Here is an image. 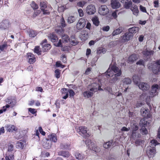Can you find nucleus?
Here are the masks:
<instances>
[{"mask_svg":"<svg viewBox=\"0 0 160 160\" xmlns=\"http://www.w3.org/2000/svg\"><path fill=\"white\" fill-rule=\"evenodd\" d=\"M148 110L144 108L141 109V113L142 116L144 117H146L148 116Z\"/></svg>","mask_w":160,"mask_h":160,"instance_id":"obj_37","label":"nucleus"},{"mask_svg":"<svg viewBox=\"0 0 160 160\" xmlns=\"http://www.w3.org/2000/svg\"><path fill=\"white\" fill-rule=\"evenodd\" d=\"M48 37L51 41L52 42H55L58 40L57 36L54 33L49 34Z\"/></svg>","mask_w":160,"mask_h":160,"instance_id":"obj_25","label":"nucleus"},{"mask_svg":"<svg viewBox=\"0 0 160 160\" xmlns=\"http://www.w3.org/2000/svg\"><path fill=\"white\" fill-rule=\"evenodd\" d=\"M139 30V28L138 27H134L129 28V32L131 33L132 34L138 32Z\"/></svg>","mask_w":160,"mask_h":160,"instance_id":"obj_27","label":"nucleus"},{"mask_svg":"<svg viewBox=\"0 0 160 160\" xmlns=\"http://www.w3.org/2000/svg\"><path fill=\"white\" fill-rule=\"evenodd\" d=\"M61 92L63 95L64 94L62 98L64 99H67L68 96V92L69 93V96L71 97H73L75 95V93L72 89L68 90L66 88H63L61 90Z\"/></svg>","mask_w":160,"mask_h":160,"instance_id":"obj_4","label":"nucleus"},{"mask_svg":"<svg viewBox=\"0 0 160 160\" xmlns=\"http://www.w3.org/2000/svg\"><path fill=\"white\" fill-rule=\"evenodd\" d=\"M86 11L88 14L92 15L93 14L96 12V9L95 6L92 4L88 6L86 9Z\"/></svg>","mask_w":160,"mask_h":160,"instance_id":"obj_13","label":"nucleus"},{"mask_svg":"<svg viewBox=\"0 0 160 160\" xmlns=\"http://www.w3.org/2000/svg\"><path fill=\"white\" fill-rule=\"evenodd\" d=\"M60 148L62 149L70 150L71 149V144L69 143H63L60 144Z\"/></svg>","mask_w":160,"mask_h":160,"instance_id":"obj_19","label":"nucleus"},{"mask_svg":"<svg viewBox=\"0 0 160 160\" xmlns=\"http://www.w3.org/2000/svg\"><path fill=\"white\" fill-rule=\"evenodd\" d=\"M42 45V50L45 52L50 49L51 48V45L49 44H46Z\"/></svg>","mask_w":160,"mask_h":160,"instance_id":"obj_35","label":"nucleus"},{"mask_svg":"<svg viewBox=\"0 0 160 160\" xmlns=\"http://www.w3.org/2000/svg\"><path fill=\"white\" fill-rule=\"evenodd\" d=\"M118 10H116L114 12H112V16L114 18H116L117 17V12L118 11Z\"/></svg>","mask_w":160,"mask_h":160,"instance_id":"obj_62","label":"nucleus"},{"mask_svg":"<svg viewBox=\"0 0 160 160\" xmlns=\"http://www.w3.org/2000/svg\"><path fill=\"white\" fill-rule=\"evenodd\" d=\"M58 155L64 158H68L70 156L69 152L67 151L60 150L58 152Z\"/></svg>","mask_w":160,"mask_h":160,"instance_id":"obj_18","label":"nucleus"},{"mask_svg":"<svg viewBox=\"0 0 160 160\" xmlns=\"http://www.w3.org/2000/svg\"><path fill=\"white\" fill-rule=\"evenodd\" d=\"M10 106L8 105H6V106H3L2 108L0 110V114L2 113L3 112H5L6 111L7 108H9Z\"/></svg>","mask_w":160,"mask_h":160,"instance_id":"obj_45","label":"nucleus"},{"mask_svg":"<svg viewBox=\"0 0 160 160\" xmlns=\"http://www.w3.org/2000/svg\"><path fill=\"white\" fill-rule=\"evenodd\" d=\"M137 55L135 54H132L130 55L128 58V61L129 62H133L138 59Z\"/></svg>","mask_w":160,"mask_h":160,"instance_id":"obj_24","label":"nucleus"},{"mask_svg":"<svg viewBox=\"0 0 160 160\" xmlns=\"http://www.w3.org/2000/svg\"><path fill=\"white\" fill-rule=\"evenodd\" d=\"M141 130L143 134H146L148 133L147 130L144 127H142Z\"/></svg>","mask_w":160,"mask_h":160,"instance_id":"obj_53","label":"nucleus"},{"mask_svg":"<svg viewBox=\"0 0 160 160\" xmlns=\"http://www.w3.org/2000/svg\"><path fill=\"white\" fill-rule=\"evenodd\" d=\"M76 18L74 16H70L68 18V22L69 23H73L76 20Z\"/></svg>","mask_w":160,"mask_h":160,"instance_id":"obj_40","label":"nucleus"},{"mask_svg":"<svg viewBox=\"0 0 160 160\" xmlns=\"http://www.w3.org/2000/svg\"><path fill=\"white\" fill-rule=\"evenodd\" d=\"M10 26V23L8 20H5L0 23V29L4 30L8 29Z\"/></svg>","mask_w":160,"mask_h":160,"instance_id":"obj_11","label":"nucleus"},{"mask_svg":"<svg viewBox=\"0 0 160 160\" xmlns=\"http://www.w3.org/2000/svg\"><path fill=\"white\" fill-rule=\"evenodd\" d=\"M78 11L79 14V15L80 17H82L83 16V12L82 9H79L78 10Z\"/></svg>","mask_w":160,"mask_h":160,"instance_id":"obj_61","label":"nucleus"},{"mask_svg":"<svg viewBox=\"0 0 160 160\" xmlns=\"http://www.w3.org/2000/svg\"><path fill=\"white\" fill-rule=\"evenodd\" d=\"M55 31L58 34L61 35V36L62 34H64V30L62 28H60L58 29H56Z\"/></svg>","mask_w":160,"mask_h":160,"instance_id":"obj_41","label":"nucleus"},{"mask_svg":"<svg viewBox=\"0 0 160 160\" xmlns=\"http://www.w3.org/2000/svg\"><path fill=\"white\" fill-rule=\"evenodd\" d=\"M28 32L29 37L32 38L35 37L37 34V32L33 30H30Z\"/></svg>","mask_w":160,"mask_h":160,"instance_id":"obj_32","label":"nucleus"},{"mask_svg":"<svg viewBox=\"0 0 160 160\" xmlns=\"http://www.w3.org/2000/svg\"><path fill=\"white\" fill-rule=\"evenodd\" d=\"M55 77L57 78H58L60 77V71L58 69H57L55 71Z\"/></svg>","mask_w":160,"mask_h":160,"instance_id":"obj_47","label":"nucleus"},{"mask_svg":"<svg viewBox=\"0 0 160 160\" xmlns=\"http://www.w3.org/2000/svg\"><path fill=\"white\" fill-rule=\"evenodd\" d=\"M133 36V34L128 32L124 33L122 36L120 38V39L122 42H125L130 40Z\"/></svg>","mask_w":160,"mask_h":160,"instance_id":"obj_7","label":"nucleus"},{"mask_svg":"<svg viewBox=\"0 0 160 160\" xmlns=\"http://www.w3.org/2000/svg\"><path fill=\"white\" fill-rule=\"evenodd\" d=\"M143 105V103L142 102H138L135 105L136 108H139Z\"/></svg>","mask_w":160,"mask_h":160,"instance_id":"obj_54","label":"nucleus"},{"mask_svg":"<svg viewBox=\"0 0 160 160\" xmlns=\"http://www.w3.org/2000/svg\"><path fill=\"white\" fill-rule=\"evenodd\" d=\"M25 142L22 140H20L16 143V146L17 148L22 149L24 147Z\"/></svg>","mask_w":160,"mask_h":160,"instance_id":"obj_31","label":"nucleus"},{"mask_svg":"<svg viewBox=\"0 0 160 160\" xmlns=\"http://www.w3.org/2000/svg\"><path fill=\"white\" fill-rule=\"evenodd\" d=\"M85 2H79L77 3V5L80 7H82L85 4Z\"/></svg>","mask_w":160,"mask_h":160,"instance_id":"obj_58","label":"nucleus"},{"mask_svg":"<svg viewBox=\"0 0 160 160\" xmlns=\"http://www.w3.org/2000/svg\"><path fill=\"white\" fill-rule=\"evenodd\" d=\"M34 52L35 53H37L38 55L41 54L40 48L39 46H36L34 49Z\"/></svg>","mask_w":160,"mask_h":160,"instance_id":"obj_44","label":"nucleus"},{"mask_svg":"<svg viewBox=\"0 0 160 160\" xmlns=\"http://www.w3.org/2000/svg\"><path fill=\"white\" fill-rule=\"evenodd\" d=\"M48 7L49 8V10H52V8L51 7L49 6H48V7H47L46 5V2H40V8L41 10H43L45 8H48Z\"/></svg>","mask_w":160,"mask_h":160,"instance_id":"obj_30","label":"nucleus"},{"mask_svg":"<svg viewBox=\"0 0 160 160\" xmlns=\"http://www.w3.org/2000/svg\"><path fill=\"white\" fill-rule=\"evenodd\" d=\"M7 130L9 132H12L13 131H16L17 129L16 128L15 126L12 125H7L6 127Z\"/></svg>","mask_w":160,"mask_h":160,"instance_id":"obj_26","label":"nucleus"},{"mask_svg":"<svg viewBox=\"0 0 160 160\" xmlns=\"http://www.w3.org/2000/svg\"><path fill=\"white\" fill-rule=\"evenodd\" d=\"M143 54L146 57H149V55H150V51L148 50H145L143 52Z\"/></svg>","mask_w":160,"mask_h":160,"instance_id":"obj_51","label":"nucleus"},{"mask_svg":"<svg viewBox=\"0 0 160 160\" xmlns=\"http://www.w3.org/2000/svg\"><path fill=\"white\" fill-rule=\"evenodd\" d=\"M7 102L8 103V104L7 105L10 106V107H12L14 105L15 103V102H13L11 99H8V101H7Z\"/></svg>","mask_w":160,"mask_h":160,"instance_id":"obj_43","label":"nucleus"},{"mask_svg":"<svg viewBox=\"0 0 160 160\" xmlns=\"http://www.w3.org/2000/svg\"><path fill=\"white\" fill-rule=\"evenodd\" d=\"M38 130L43 135H45V132L43 131V129L41 127H40L38 128Z\"/></svg>","mask_w":160,"mask_h":160,"instance_id":"obj_59","label":"nucleus"},{"mask_svg":"<svg viewBox=\"0 0 160 160\" xmlns=\"http://www.w3.org/2000/svg\"><path fill=\"white\" fill-rule=\"evenodd\" d=\"M86 20L83 18H81L78 21L77 24V28L78 30L83 28L86 24Z\"/></svg>","mask_w":160,"mask_h":160,"instance_id":"obj_10","label":"nucleus"},{"mask_svg":"<svg viewBox=\"0 0 160 160\" xmlns=\"http://www.w3.org/2000/svg\"><path fill=\"white\" fill-rule=\"evenodd\" d=\"M86 145H89V144L91 145L89 146L88 148L90 150L94 151V152H98L100 151V149L99 147H97L94 144L93 142H92L91 140L87 139L85 141Z\"/></svg>","mask_w":160,"mask_h":160,"instance_id":"obj_6","label":"nucleus"},{"mask_svg":"<svg viewBox=\"0 0 160 160\" xmlns=\"http://www.w3.org/2000/svg\"><path fill=\"white\" fill-rule=\"evenodd\" d=\"M52 145L51 142L49 140L47 139V141L44 142L43 144V146L44 148L46 149H50Z\"/></svg>","mask_w":160,"mask_h":160,"instance_id":"obj_21","label":"nucleus"},{"mask_svg":"<svg viewBox=\"0 0 160 160\" xmlns=\"http://www.w3.org/2000/svg\"><path fill=\"white\" fill-rule=\"evenodd\" d=\"M160 88V87H159V86L157 84L152 85L151 90V97H153L158 94L157 90Z\"/></svg>","mask_w":160,"mask_h":160,"instance_id":"obj_8","label":"nucleus"},{"mask_svg":"<svg viewBox=\"0 0 160 160\" xmlns=\"http://www.w3.org/2000/svg\"><path fill=\"white\" fill-rule=\"evenodd\" d=\"M92 21L93 24L96 26H98L99 25V22L98 19L97 17H94L92 19Z\"/></svg>","mask_w":160,"mask_h":160,"instance_id":"obj_38","label":"nucleus"},{"mask_svg":"<svg viewBox=\"0 0 160 160\" xmlns=\"http://www.w3.org/2000/svg\"><path fill=\"white\" fill-rule=\"evenodd\" d=\"M1 160H14V155L11 154L9 155H7L5 157V159L2 158Z\"/></svg>","mask_w":160,"mask_h":160,"instance_id":"obj_36","label":"nucleus"},{"mask_svg":"<svg viewBox=\"0 0 160 160\" xmlns=\"http://www.w3.org/2000/svg\"><path fill=\"white\" fill-rule=\"evenodd\" d=\"M160 143L158 142L156 139H152L151 141V157H153L156 152L155 147L157 145H159Z\"/></svg>","mask_w":160,"mask_h":160,"instance_id":"obj_5","label":"nucleus"},{"mask_svg":"<svg viewBox=\"0 0 160 160\" xmlns=\"http://www.w3.org/2000/svg\"><path fill=\"white\" fill-rule=\"evenodd\" d=\"M133 82L137 85L139 84L138 82L140 80V77L139 76L134 75L132 77Z\"/></svg>","mask_w":160,"mask_h":160,"instance_id":"obj_23","label":"nucleus"},{"mask_svg":"<svg viewBox=\"0 0 160 160\" xmlns=\"http://www.w3.org/2000/svg\"><path fill=\"white\" fill-rule=\"evenodd\" d=\"M60 24L62 27H65L66 26V24L64 18L62 17L60 20Z\"/></svg>","mask_w":160,"mask_h":160,"instance_id":"obj_48","label":"nucleus"},{"mask_svg":"<svg viewBox=\"0 0 160 160\" xmlns=\"http://www.w3.org/2000/svg\"><path fill=\"white\" fill-rule=\"evenodd\" d=\"M13 146L12 145L10 144L9 145L8 147V151L10 152L13 150Z\"/></svg>","mask_w":160,"mask_h":160,"instance_id":"obj_60","label":"nucleus"},{"mask_svg":"<svg viewBox=\"0 0 160 160\" xmlns=\"http://www.w3.org/2000/svg\"><path fill=\"white\" fill-rule=\"evenodd\" d=\"M112 141H110L104 143L103 144V147L105 148H108L110 147L112 145Z\"/></svg>","mask_w":160,"mask_h":160,"instance_id":"obj_39","label":"nucleus"},{"mask_svg":"<svg viewBox=\"0 0 160 160\" xmlns=\"http://www.w3.org/2000/svg\"><path fill=\"white\" fill-rule=\"evenodd\" d=\"M137 64L140 65H143L144 64V61L141 59L136 63Z\"/></svg>","mask_w":160,"mask_h":160,"instance_id":"obj_63","label":"nucleus"},{"mask_svg":"<svg viewBox=\"0 0 160 160\" xmlns=\"http://www.w3.org/2000/svg\"><path fill=\"white\" fill-rule=\"evenodd\" d=\"M98 12L100 14L104 16L109 12V10L106 5H101L99 7Z\"/></svg>","mask_w":160,"mask_h":160,"instance_id":"obj_9","label":"nucleus"},{"mask_svg":"<svg viewBox=\"0 0 160 160\" xmlns=\"http://www.w3.org/2000/svg\"><path fill=\"white\" fill-rule=\"evenodd\" d=\"M48 138L47 139L50 141L56 142H57V136L55 134L52 133L48 136Z\"/></svg>","mask_w":160,"mask_h":160,"instance_id":"obj_20","label":"nucleus"},{"mask_svg":"<svg viewBox=\"0 0 160 160\" xmlns=\"http://www.w3.org/2000/svg\"><path fill=\"white\" fill-rule=\"evenodd\" d=\"M133 14L137 16L139 12L138 7L135 5H133L130 8Z\"/></svg>","mask_w":160,"mask_h":160,"instance_id":"obj_22","label":"nucleus"},{"mask_svg":"<svg viewBox=\"0 0 160 160\" xmlns=\"http://www.w3.org/2000/svg\"><path fill=\"white\" fill-rule=\"evenodd\" d=\"M138 126L135 124H133L132 126V131H136L138 129Z\"/></svg>","mask_w":160,"mask_h":160,"instance_id":"obj_57","label":"nucleus"},{"mask_svg":"<svg viewBox=\"0 0 160 160\" xmlns=\"http://www.w3.org/2000/svg\"><path fill=\"white\" fill-rule=\"evenodd\" d=\"M106 52V49L103 48L102 49H99L97 51L98 53H105Z\"/></svg>","mask_w":160,"mask_h":160,"instance_id":"obj_52","label":"nucleus"},{"mask_svg":"<svg viewBox=\"0 0 160 160\" xmlns=\"http://www.w3.org/2000/svg\"><path fill=\"white\" fill-rule=\"evenodd\" d=\"M74 156L78 160H82L85 158L84 154L78 151H77L75 153Z\"/></svg>","mask_w":160,"mask_h":160,"instance_id":"obj_15","label":"nucleus"},{"mask_svg":"<svg viewBox=\"0 0 160 160\" xmlns=\"http://www.w3.org/2000/svg\"><path fill=\"white\" fill-rule=\"evenodd\" d=\"M123 85H128L131 84L132 80L130 78H124L122 80Z\"/></svg>","mask_w":160,"mask_h":160,"instance_id":"obj_28","label":"nucleus"},{"mask_svg":"<svg viewBox=\"0 0 160 160\" xmlns=\"http://www.w3.org/2000/svg\"><path fill=\"white\" fill-rule=\"evenodd\" d=\"M138 86L140 89L143 91L148 90L150 87L149 85L144 82H140Z\"/></svg>","mask_w":160,"mask_h":160,"instance_id":"obj_14","label":"nucleus"},{"mask_svg":"<svg viewBox=\"0 0 160 160\" xmlns=\"http://www.w3.org/2000/svg\"><path fill=\"white\" fill-rule=\"evenodd\" d=\"M26 56L28 62L30 64H33L36 61V58L34 54L31 53H28Z\"/></svg>","mask_w":160,"mask_h":160,"instance_id":"obj_12","label":"nucleus"},{"mask_svg":"<svg viewBox=\"0 0 160 160\" xmlns=\"http://www.w3.org/2000/svg\"><path fill=\"white\" fill-rule=\"evenodd\" d=\"M62 38V40L63 42H68L69 41V37L68 35L64 34H62L61 36Z\"/></svg>","mask_w":160,"mask_h":160,"instance_id":"obj_34","label":"nucleus"},{"mask_svg":"<svg viewBox=\"0 0 160 160\" xmlns=\"http://www.w3.org/2000/svg\"><path fill=\"white\" fill-rule=\"evenodd\" d=\"M8 47V45L7 44H3L0 45V51H2L5 49H6Z\"/></svg>","mask_w":160,"mask_h":160,"instance_id":"obj_46","label":"nucleus"},{"mask_svg":"<svg viewBox=\"0 0 160 160\" xmlns=\"http://www.w3.org/2000/svg\"><path fill=\"white\" fill-rule=\"evenodd\" d=\"M156 139H159L160 141V126H159L158 129V131Z\"/></svg>","mask_w":160,"mask_h":160,"instance_id":"obj_64","label":"nucleus"},{"mask_svg":"<svg viewBox=\"0 0 160 160\" xmlns=\"http://www.w3.org/2000/svg\"><path fill=\"white\" fill-rule=\"evenodd\" d=\"M110 29L109 26H107L102 27V30L104 31L107 32Z\"/></svg>","mask_w":160,"mask_h":160,"instance_id":"obj_55","label":"nucleus"},{"mask_svg":"<svg viewBox=\"0 0 160 160\" xmlns=\"http://www.w3.org/2000/svg\"><path fill=\"white\" fill-rule=\"evenodd\" d=\"M111 5L113 9H117L120 7L121 4L120 2L117 0H112Z\"/></svg>","mask_w":160,"mask_h":160,"instance_id":"obj_16","label":"nucleus"},{"mask_svg":"<svg viewBox=\"0 0 160 160\" xmlns=\"http://www.w3.org/2000/svg\"><path fill=\"white\" fill-rule=\"evenodd\" d=\"M152 71L154 74H158L160 72V66L153 64L152 67Z\"/></svg>","mask_w":160,"mask_h":160,"instance_id":"obj_17","label":"nucleus"},{"mask_svg":"<svg viewBox=\"0 0 160 160\" xmlns=\"http://www.w3.org/2000/svg\"><path fill=\"white\" fill-rule=\"evenodd\" d=\"M69 42L73 46H75L78 43V42L76 39L69 40Z\"/></svg>","mask_w":160,"mask_h":160,"instance_id":"obj_49","label":"nucleus"},{"mask_svg":"<svg viewBox=\"0 0 160 160\" xmlns=\"http://www.w3.org/2000/svg\"><path fill=\"white\" fill-rule=\"evenodd\" d=\"M127 0H123V3L125 2V4L124 5L125 8L126 9H128L132 5V2L131 1L126 2Z\"/></svg>","mask_w":160,"mask_h":160,"instance_id":"obj_33","label":"nucleus"},{"mask_svg":"<svg viewBox=\"0 0 160 160\" xmlns=\"http://www.w3.org/2000/svg\"><path fill=\"white\" fill-rule=\"evenodd\" d=\"M111 67V69L108 68L106 73L107 78L112 77L109 80L110 83H112L120 80V77L122 74V72L121 68L116 66V63H114Z\"/></svg>","mask_w":160,"mask_h":160,"instance_id":"obj_1","label":"nucleus"},{"mask_svg":"<svg viewBox=\"0 0 160 160\" xmlns=\"http://www.w3.org/2000/svg\"><path fill=\"white\" fill-rule=\"evenodd\" d=\"M100 86L96 83H93L88 85V90L83 93V96L85 98H88L92 97L94 93L96 92L98 89L99 90Z\"/></svg>","mask_w":160,"mask_h":160,"instance_id":"obj_2","label":"nucleus"},{"mask_svg":"<svg viewBox=\"0 0 160 160\" xmlns=\"http://www.w3.org/2000/svg\"><path fill=\"white\" fill-rule=\"evenodd\" d=\"M122 30L121 27H119L118 28H117L113 31L112 33V36H114L118 34H120L122 32Z\"/></svg>","mask_w":160,"mask_h":160,"instance_id":"obj_29","label":"nucleus"},{"mask_svg":"<svg viewBox=\"0 0 160 160\" xmlns=\"http://www.w3.org/2000/svg\"><path fill=\"white\" fill-rule=\"evenodd\" d=\"M81 37L84 40H86L88 38V34L85 32H82Z\"/></svg>","mask_w":160,"mask_h":160,"instance_id":"obj_42","label":"nucleus"},{"mask_svg":"<svg viewBox=\"0 0 160 160\" xmlns=\"http://www.w3.org/2000/svg\"><path fill=\"white\" fill-rule=\"evenodd\" d=\"M31 7L33 9H37L38 8V5L34 2H32L31 4Z\"/></svg>","mask_w":160,"mask_h":160,"instance_id":"obj_50","label":"nucleus"},{"mask_svg":"<svg viewBox=\"0 0 160 160\" xmlns=\"http://www.w3.org/2000/svg\"><path fill=\"white\" fill-rule=\"evenodd\" d=\"M76 129L77 132L83 137L86 138L90 136L89 133L87 132V128L84 126L76 127Z\"/></svg>","mask_w":160,"mask_h":160,"instance_id":"obj_3","label":"nucleus"},{"mask_svg":"<svg viewBox=\"0 0 160 160\" xmlns=\"http://www.w3.org/2000/svg\"><path fill=\"white\" fill-rule=\"evenodd\" d=\"M28 109L29 112L32 114H34L36 113L37 112L35 109L29 108H28Z\"/></svg>","mask_w":160,"mask_h":160,"instance_id":"obj_56","label":"nucleus"}]
</instances>
